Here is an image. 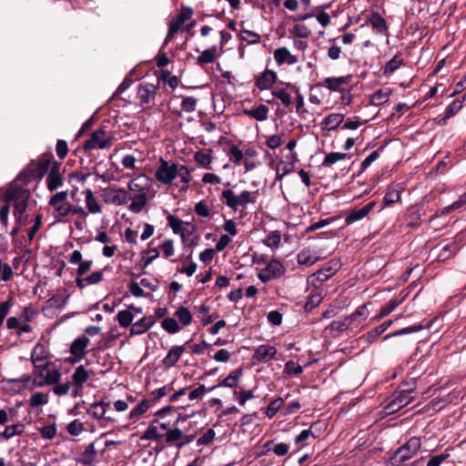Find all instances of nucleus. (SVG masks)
I'll return each mask as SVG.
<instances>
[{
  "mask_svg": "<svg viewBox=\"0 0 466 466\" xmlns=\"http://www.w3.org/2000/svg\"><path fill=\"white\" fill-rule=\"evenodd\" d=\"M278 78L277 73L273 70L266 69L256 78V86L259 90L269 89Z\"/></svg>",
  "mask_w": 466,
  "mask_h": 466,
  "instance_id": "obj_22",
  "label": "nucleus"
},
{
  "mask_svg": "<svg viewBox=\"0 0 466 466\" xmlns=\"http://www.w3.org/2000/svg\"><path fill=\"white\" fill-rule=\"evenodd\" d=\"M283 403L284 400L282 398H277L271 400L266 408L265 414L267 417L269 419L273 418L282 407Z\"/></svg>",
  "mask_w": 466,
  "mask_h": 466,
  "instance_id": "obj_57",
  "label": "nucleus"
},
{
  "mask_svg": "<svg viewBox=\"0 0 466 466\" xmlns=\"http://www.w3.org/2000/svg\"><path fill=\"white\" fill-rule=\"evenodd\" d=\"M194 158L196 162H198L201 167L210 169L212 157H211V150L210 149H202L198 150L195 153Z\"/></svg>",
  "mask_w": 466,
  "mask_h": 466,
  "instance_id": "obj_41",
  "label": "nucleus"
},
{
  "mask_svg": "<svg viewBox=\"0 0 466 466\" xmlns=\"http://www.w3.org/2000/svg\"><path fill=\"white\" fill-rule=\"evenodd\" d=\"M466 204V193L461 195L458 200L438 211L435 217L444 216L450 212L461 208Z\"/></svg>",
  "mask_w": 466,
  "mask_h": 466,
  "instance_id": "obj_45",
  "label": "nucleus"
},
{
  "mask_svg": "<svg viewBox=\"0 0 466 466\" xmlns=\"http://www.w3.org/2000/svg\"><path fill=\"white\" fill-rule=\"evenodd\" d=\"M133 319V313L127 309L120 310L116 315V320L120 327L122 328H127L128 326H130Z\"/></svg>",
  "mask_w": 466,
  "mask_h": 466,
  "instance_id": "obj_56",
  "label": "nucleus"
},
{
  "mask_svg": "<svg viewBox=\"0 0 466 466\" xmlns=\"http://www.w3.org/2000/svg\"><path fill=\"white\" fill-rule=\"evenodd\" d=\"M6 326L9 329H17V335L21 336L24 332L29 331L28 324H21V321L16 317H10L6 321Z\"/></svg>",
  "mask_w": 466,
  "mask_h": 466,
  "instance_id": "obj_47",
  "label": "nucleus"
},
{
  "mask_svg": "<svg viewBox=\"0 0 466 466\" xmlns=\"http://www.w3.org/2000/svg\"><path fill=\"white\" fill-rule=\"evenodd\" d=\"M154 324V317L145 316L132 325L130 329V335H141L147 331Z\"/></svg>",
  "mask_w": 466,
  "mask_h": 466,
  "instance_id": "obj_25",
  "label": "nucleus"
},
{
  "mask_svg": "<svg viewBox=\"0 0 466 466\" xmlns=\"http://www.w3.org/2000/svg\"><path fill=\"white\" fill-rule=\"evenodd\" d=\"M67 197L68 191L64 190L56 192L48 200V205L54 208L53 217L58 221L71 215V203L66 201Z\"/></svg>",
  "mask_w": 466,
  "mask_h": 466,
  "instance_id": "obj_6",
  "label": "nucleus"
},
{
  "mask_svg": "<svg viewBox=\"0 0 466 466\" xmlns=\"http://www.w3.org/2000/svg\"><path fill=\"white\" fill-rule=\"evenodd\" d=\"M174 316L177 318L181 328L190 325L193 319L191 312L187 308L184 306L178 307L175 311Z\"/></svg>",
  "mask_w": 466,
  "mask_h": 466,
  "instance_id": "obj_39",
  "label": "nucleus"
},
{
  "mask_svg": "<svg viewBox=\"0 0 466 466\" xmlns=\"http://www.w3.org/2000/svg\"><path fill=\"white\" fill-rule=\"evenodd\" d=\"M151 407V400L145 399L138 402L128 414V420L131 422L137 421Z\"/></svg>",
  "mask_w": 466,
  "mask_h": 466,
  "instance_id": "obj_29",
  "label": "nucleus"
},
{
  "mask_svg": "<svg viewBox=\"0 0 466 466\" xmlns=\"http://www.w3.org/2000/svg\"><path fill=\"white\" fill-rule=\"evenodd\" d=\"M93 375L94 371L86 369L84 365H79L75 369L71 376V383L73 385L71 396L73 398L83 395L84 385Z\"/></svg>",
  "mask_w": 466,
  "mask_h": 466,
  "instance_id": "obj_9",
  "label": "nucleus"
},
{
  "mask_svg": "<svg viewBox=\"0 0 466 466\" xmlns=\"http://www.w3.org/2000/svg\"><path fill=\"white\" fill-rule=\"evenodd\" d=\"M375 206L376 202L371 201L359 209H352L345 218L346 225H351L356 221L364 218Z\"/></svg>",
  "mask_w": 466,
  "mask_h": 466,
  "instance_id": "obj_21",
  "label": "nucleus"
},
{
  "mask_svg": "<svg viewBox=\"0 0 466 466\" xmlns=\"http://www.w3.org/2000/svg\"><path fill=\"white\" fill-rule=\"evenodd\" d=\"M130 177L127 183V189L135 194L147 193L152 186V179L146 174L141 173L138 175L127 174Z\"/></svg>",
  "mask_w": 466,
  "mask_h": 466,
  "instance_id": "obj_14",
  "label": "nucleus"
},
{
  "mask_svg": "<svg viewBox=\"0 0 466 466\" xmlns=\"http://www.w3.org/2000/svg\"><path fill=\"white\" fill-rule=\"evenodd\" d=\"M161 327L169 334L179 332L182 328L174 318H165L161 322Z\"/></svg>",
  "mask_w": 466,
  "mask_h": 466,
  "instance_id": "obj_49",
  "label": "nucleus"
},
{
  "mask_svg": "<svg viewBox=\"0 0 466 466\" xmlns=\"http://www.w3.org/2000/svg\"><path fill=\"white\" fill-rule=\"evenodd\" d=\"M157 94V86L153 84H140L137 86V98L141 104L152 105L154 104Z\"/></svg>",
  "mask_w": 466,
  "mask_h": 466,
  "instance_id": "obj_18",
  "label": "nucleus"
},
{
  "mask_svg": "<svg viewBox=\"0 0 466 466\" xmlns=\"http://www.w3.org/2000/svg\"><path fill=\"white\" fill-rule=\"evenodd\" d=\"M241 40L247 42L249 45L257 44L260 41V35L250 30H241L239 33Z\"/></svg>",
  "mask_w": 466,
  "mask_h": 466,
  "instance_id": "obj_63",
  "label": "nucleus"
},
{
  "mask_svg": "<svg viewBox=\"0 0 466 466\" xmlns=\"http://www.w3.org/2000/svg\"><path fill=\"white\" fill-rule=\"evenodd\" d=\"M269 109L266 105L260 104L258 106L250 109H244L243 114L256 119L257 121L263 122L268 117Z\"/></svg>",
  "mask_w": 466,
  "mask_h": 466,
  "instance_id": "obj_31",
  "label": "nucleus"
},
{
  "mask_svg": "<svg viewBox=\"0 0 466 466\" xmlns=\"http://www.w3.org/2000/svg\"><path fill=\"white\" fill-rule=\"evenodd\" d=\"M16 247L21 249L23 255L20 257H16L13 260V267L15 271H19L23 274L25 270V264L29 260V249L26 248V246H23L21 243L20 246L16 244Z\"/></svg>",
  "mask_w": 466,
  "mask_h": 466,
  "instance_id": "obj_35",
  "label": "nucleus"
},
{
  "mask_svg": "<svg viewBox=\"0 0 466 466\" xmlns=\"http://www.w3.org/2000/svg\"><path fill=\"white\" fill-rule=\"evenodd\" d=\"M351 81V75L339 77H327L324 79L322 86L333 92H344L345 86L350 85Z\"/></svg>",
  "mask_w": 466,
  "mask_h": 466,
  "instance_id": "obj_17",
  "label": "nucleus"
},
{
  "mask_svg": "<svg viewBox=\"0 0 466 466\" xmlns=\"http://www.w3.org/2000/svg\"><path fill=\"white\" fill-rule=\"evenodd\" d=\"M110 406V401H97L89 405L86 413L92 419L99 420L102 427H106L108 424L116 422V419L110 415H106V411Z\"/></svg>",
  "mask_w": 466,
  "mask_h": 466,
  "instance_id": "obj_7",
  "label": "nucleus"
},
{
  "mask_svg": "<svg viewBox=\"0 0 466 466\" xmlns=\"http://www.w3.org/2000/svg\"><path fill=\"white\" fill-rule=\"evenodd\" d=\"M258 197V191L243 190L239 194H235L230 188L224 189L221 192L220 199L231 210L244 211L248 208V204H255Z\"/></svg>",
  "mask_w": 466,
  "mask_h": 466,
  "instance_id": "obj_5",
  "label": "nucleus"
},
{
  "mask_svg": "<svg viewBox=\"0 0 466 466\" xmlns=\"http://www.w3.org/2000/svg\"><path fill=\"white\" fill-rule=\"evenodd\" d=\"M184 352V346H173L167 356L163 359L162 363L166 368L174 367L179 360L182 353Z\"/></svg>",
  "mask_w": 466,
  "mask_h": 466,
  "instance_id": "obj_32",
  "label": "nucleus"
},
{
  "mask_svg": "<svg viewBox=\"0 0 466 466\" xmlns=\"http://www.w3.org/2000/svg\"><path fill=\"white\" fill-rule=\"evenodd\" d=\"M29 175L23 171L5 191L0 188V196L5 204L0 208V220L7 224L10 202L14 203V215L18 223H22L23 215L26 211L29 200Z\"/></svg>",
  "mask_w": 466,
  "mask_h": 466,
  "instance_id": "obj_1",
  "label": "nucleus"
},
{
  "mask_svg": "<svg viewBox=\"0 0 466 466\" xmlns=\"http://www.w3.org/2000/svg\"><path fill=\"white\" fill-rule=\"evenodd\" d=\"M182 431L175 426L170 431L165 433V441L169 446H175L177 448V444L180 442L182 438Z\"/></svg>",
  "mask_w": 466,
  "mask_h": 466,
  "instance_id": "obj_43",
  "label": "nucleus"
},
{
  "mask_svg": "<svg viewBox=\"0 0 466 466\" xmlns=\"http://www.w3.org/2000/svg\"><path fill=\"white\" fill-rule=\"evenodd\" d=\"M285 273L286 268L282 262L277 258H273L258 272V279L263 283H268L272 279L281 278Z\"/></svg>",
  "mask_w": 466,
  "mask_h": 466,
  "instance_id": "obj_11",
  "label": "nucleus"
},
{
  "mask_svg": "<svg viewBox=\"0 0 466 466\" xmlns=\"http://www.w3.org/2000/svg\"><path fill=\"white\" fill-rule=\"evenodd\" d=\"M292 163H286L284 161H280L276 166V178L275 180H281L285 176L290 174L293 171Z\"/></svg>",
  "mask_w": 466,
  "mask_h": 466,
  "instance_id": "obj_53",
  "label": "nucleus"
},
{
  "mask_svg": "<svg viewBox=\"0 0 466 466\" xmlns=\"http://www.w3.org/2000/svg\"><path fill=\"white\" fill-rule=\"evenodd\" d=\"M369 313L370 312L367 305L363 304L358 307L350 315L347 316L346 319L350 329H358L362 327L368 319Z\"/></svg>",
  "mask_w": 466,
  "mask_h": 466,
  "instance_id": "obj_16",
  "label": "nucleus"
},
{
  "mask_svg": "<svg viewBox=\"0 0 466 466\" xmlns=\"http://www.w3.org/2000/svg\"><path fill=\"white\" fill-rule=\"evenodd\" d=\"M24 430V426L21 424H13L5 427V431L0 432V440H9L12 437L20 434Z\"/></svg>",
  "mask_w": 466,
  "mask_h": 466,
  "instance_id": "obj_54",
  "label": "nucleus"
},
{
  "mask_svg": "<svg viewBox=\"0 0 466 466\" xmlns=\"http://www.w3.org/2000/svg\"><path fill=\"white\" fill-rule=\"evenodd\" d=\"M102 200L106 204L124 206L130 198L128 191L123 187H106L102 191Z\"/></svg>",
  "mask_w": 466,
  "mask_h": 466,
  "instance_id": "obj_12",
  "label": "nucleus"
},
{
  "mask_svg": "<svg viewBox=\"0 0 466 466\" xmlns=\"http://www.w3.org/2000/svg\"><path fill=\"white\" fill-rule=\"evenodd\" d=\"M85 196V203L87 208V214H98L102 211L101 206L91 189H86L83 192Z\"/></svg>",
  "mask_w": 466,
  "mask_h": 466,
  "instance_id": "obj_34",
  "label": "nucleus"
},
{
  "mask_svg": "<svg viewBox=\"0 0 466 466\" xmlns=\"http://www.w3.org/2000/svg\"><path fill=\"white\" fill-rule=\"evenodd\" d=\"M198 99L194 96H184L181 102V109L177 113L178 116H181L183 112L192 113L196 110Z\"/></svg>",
  "mask_w": 466,
  "mask_h": 466,
  "instance_id": "obj_46",
  "label": "nucleus"
},
{
  "mask_svg": "<svg viewBox=\"0 0 466 466\" xmlns=\"http://www.w3.org/2000/svg\"><path fill=\"white\" fill-rule=\"evenodd\" d=\"M65 169L51 153L43 154L31 161V177L43 178L46 177V186L54 192L64 184Z\"/></svg>",
  "mask_w": 466,
  "mask_h": 466,
  "instance_id": "obj_2",
  "label": "nucleus"
},
{
  "mask_svg": "<svg viewBox=\"0 0 466 466\" xmlns=\"http://www.w3.org/2000/svg\"><path fill=\"white\" fill-rule=\"evenodd\" d=\"M113 137L104 128H99L91 133L89 138L84 143L85 150L105 149L112 145Z\"/></svg>",
  "mask_w": 466,
  "mask_h": 466,
  "instance_id": "obj_8",
  "label": "nucleus"
},
{
  "mask_svg": "<svg viewBox=\"0 0 466 466\" xmlns=\"http://www.w3.org/2000/svg\"><path fill=\"white\" fill-rule=\"evenodd\" d=\"M391 95L390 89H379L371 96V103L375 106H380L386 103Z\"/></svg>",
  "mask_w": 466,
  "mask_h": 466,
  "instance_id": "obj_50",
  "label": "nucleus"
},
{
  "mask_svg": "<svg viewBox=\"0 0 466 466\" xmlns=\"http://www.w3.org/2000/svg\"><path fill=\"white\" fill-rule=\"evenodd\" d=\"M393 323V320L390 319L378 327L372 329L365 335V339L369 343H373L381 334H383Z\"/></svg>",
  "mask_w": 466,
  "mask_h": 466,
  "instance_id": "obj_38",
  "label": "nucleus"
},
{
  "mask_svg": "<svg viewBox=\"0 0 466 466\" xmlns=\"http://www.w3.org/2000/svg\"><path fill=\"white\" fill-rule=\"evenodd\" d=\"M348 155L340 152H330L327 154L322 162L323 167H330L338 161L346 159Z\"/></svg>",
  "mask_w": 466,
  "mask_h": 466,
  "instance_id": "obj_55",
  "label": "nucleus"
},
{
  "mask_svg": "<svg viewBox=\"0 0 466 466\" xmlns=\"http://www.w3.org/2000/svg\"><path fill=\"white\" fill-rule=\"evenodd\" d=\"M90 343V339L86 336L76 338L70 346V353L73 355L69 358V362L76 363L81 360L86 354V348Z\"/></svg>",
  "mask_w": 466,
  "mask_h": 466,
  "instance_id": "obj_15",
  "label": "nucleus"
},
{
  "mask_svg": "<svg viewBox=\"0 0 466 466\" xmlns=\"http://www.w3.org/2000/svg\"><path fill=\"white\" fill-rule=\"evenodd\" d=\"M51 360L46 340L39 341L31 352V363L35 364V360Z\"/></svg>",
  "mask_w": 466,
  "mask_h": 466,
  "instance_id": "obj_26",
  "label": "nucleus"
},
{
  "mask_svg": "<svg viewBox=\"0 0 466 466\" xmlns=\"http://www.w3.org/2000/svg\"><path fill=\"white\" fill-rule=\"evenodd\" d=\"M280 241L281 235L279 230L269 232L266 238L263 239V243L272 250H277L279 248Z\"/></svg>",
  "mask_w": 466,
  "mask_h": 466,
  "instance_id": "obj_44",
  "label": "nucleus"
},
{
  "mask_svg": "<svg viewBox=\"0 0 466 466\" xmlns=\"http://www.w3.org/2000/svg\"><path fill=\"white\" fill-rule=\"evenodd\" d=\"M406 298V294H402V292L391 299L386 305L382 306L379 314L372 318L373 321H379L384 317L390 315L392 311H394L399 305H400Z\"/></svg>",
  "mask_w": 466,
  "mask_h": 466,
  "instance_id": "obj_19",
  "label": "nucleus"
},
{
  "mask_svg": "<svg viewBox=\"0 0 466 466\" xmlns=\"http://www.w3.org/2000/svg\"><path fill=\"white\" fill-rule=\"evenodd\" d=\"M264 454L273 452L279 457L287 455L289 451L290 446L288 443L279 442L274 443V441H268L264 445Z\"/></svg>",
  "mask_w": 466,
  "mask_h": 466,
  "instance_id": "obj_27",
  "label": "nucleus"
},
{
  "mask_svg": "<svg viewBox=\"0 0 466 466\" xmlns=\"http://www.w3.org/2000/svg\"><path fill=\"white\" fill-rule=\"evenodd\" d=\"M370 24L372 28L379 34H386L388 32V25L385 19L378 13L372 12L366 20L365 25Z\"/></svg>",
  "mask_w": 466,
  "mask_h": 466,
  "instance_id": "obj_24",
  "label": "nucleus"
},
{
  "mask_svg": "<svg viewBox=\"0 0 466 466\" xmlns=\"http://www.w3.org/2000/svg\"><path fill=\"white\" fill-rule=\"evenodd\" d=\"M403 64V59L400 55H395L390 61L386 63L382 69V74L385 76H391L400 66Z\"/></svg>",
  "mask_w": 466,
  "mask_h": 466,
  "instance_id": "obj_40",
  "label": "nucleus"
},
{
  "mask_svg": "<svg viewBox=\"0 0 466 466\" xmlns=\"http://www.w3.org/2000/svg\"><path fill=\"white\" fill-rule=\"evenodd\" d=\"M420 447V439L418 437H411L396 451L392 460L396 462L402 463L416 455Z\"/></svg>",
  "mask_w": 466,
  "mask_h": 466,
  "instance_id": "obj_10",
  "label": "nucleus"
},
{
  "mask_svg": "<svg viewBox=\"0 0 466 466\" xmlns=\"http://www.w3.org/2000/svg\"><path fill=\"white\" fill-rule=\"evenodd\" d=\"M129 200H131V203L128 206V209L133 213H140L147 204V194H135L130 196Z\"/></svg>",
  "mask_w": 466,
  "mask_h": 466,
  "instance_id": "obj_33",
  "label": "nucleus"
},
{
  "mask_svg": "<svg viewBox=\"0 0 466 466\" xmlns=\"http://www.w3.org/2000/svg\"><path fill=\"white\" fill-rule=\"evenodd\" d=\"M167 220L175 234L183 235V221L179 218L173 215H168L167 217Z\"/></svg>",
  "mask_w": 466,
  "mask_h": 466,
  "instance_id": "obj_61",
  "label": "nucleus"
},
{
  "mask_svg": "<svg viewBox=\"0 0 466 466\" xmlns=\"http://www.w3.org/2000/svg\"><path fill=\"white\" fill-rule=\"evenodd\" d=\"M33 366L31 380L35 386L53 385L60 380L61 372L52 360H35Z\"/></svg>",
  "mask_w": 466,
  "mask_h": 466,
  "instance_id": "obj_4",
  "label": "nucleus"
},
{
  "mask_svg": "<svg viewBox=\"0 0 466 466\" xmlns=\"http://www.w3.org/2000/svg\"><path fill=\"white\" fill-rule=\"evenodd\" d=\"M318 254L309 248H303L297 255L298 264L301 266L310 267L319 261Z\"/></svg>",
  "mask_w": 466,
  "mask_h": 466,
  "instance_id": "obj_30",
  "label": "nucleus"
},
{
  "mask_svg": "<svg viewBox=\"0 0 466 466\" xmlns=\"http://www.w3.org/2000/svg\"><path fill=\"white\" fill-rule=\"evenodd\" d=\"M278 350L274 346L263 344L258 346L254 353V359L259 362H268L274 359Z\"/></svg>",
  "mask_w": 466,
  "mask_h": 466,
  "instance_id": "obj_23",
  "label": "nucleus"
},
{
  "mask_svg": "<svg viewBox=\"0 0 466 466\" xmlns=\"http://www.w3.org/2000/svg\"><path fill=\"white\" fill-rule=\"evenodd\" d=\"M272 95L274 97L279 99L283 106L286 107L289 106L292 104L291 96L287 92L284 88H278L272 91Z\"/></svg>",
  "mask_w": 466,
  "mask_h": 466,
  "instance_id": "obj_59",
  "label": "nucleus"
},
{
  "mask_svg": "<svg viewBox=\"0 0 466 466\" xmlns=\"http://www.w3.org/2000/svg\"><path fill=\"white\" fill-rule=\"evenodd\" d=\"M466 100V94L462 96V100L452 101L446 108L444 116L439 120V123L444 125L446 121L455 116L462 107V101Z\"/></svg>",
  "mask_w": 466,
  "mask_h": 466,
  "instance_id": "obj_37",
  "label": "nucleus"
},
{
  "mask_svg": "<svg viewBox=\"0 0 466 466\" xmlns=\"http://www.w3.org/2000/svg\"><path fill=\"white\" fill-rule=\"evenodd\" d=\"M400 199V193L399 190L391 188L389 189L383 198V206H390L394 203L399 202Z\"/></svg>",
  "mask_w": 466,
  "mask_h": 466,
  "instance_id": "obj_60",
  "label": "nucleus"
},
{
  "mask_svg": "<svg viewBox=\"0 0 466 466\" xmlns=\"http://www.w3.org/2000/svg\"><path fill=\"white\" fill-rule=\"evenodd\" d=\"M242 376V370L236 369L232 370L224 380H222L217 386L208 389V392L212 391L217 387L236 388L238 384L239 379Z\"/></svg>",
  "mask_w": 466,
  "mask_h": 466,
  "instance_id": "obj_28",
  "label": "nucleus"
},
{
  "mask_svg": "<svg viewBox=\"0 0 466 466\" xmlns=\"http://www.w3.org/2000/svg\"><path fill=\"white\" fill-rule=\"evenodd\" d=\"M158 423L157 420H155L152 424H150L147 430L144 431L142 439L148 441H159L165 437V433H162L159 431L158 426L156 424Z\"/></svg>",
  "mask_w": 466,
  "mask_h": 466,
  "instance_id": "obj_36",
  "label": "nucleus"
},
{
  "mask_svg": "<svg viewBox=\"0 0 466 466\" xmlns=\"http://www.w3.org/2000/svg\"><path fill=\"white\" fill-rule=\"evenodd\" d=\"M158 257L159 251L157 250V248H149L148 250L143 251L141 258L142 268H146Z\"/></svg>",
  "mask_w": 466,
  "mask_h": 466,
  "instance_id": "obj_51",
  "label": "nucleus"
},
{
  "mask_svg": "<svg viewBox=\"0 0 466 466\" xmlns=\"http://www.w3.org/2000/svg\"><path fill=\"white\" fill-rule=\"evenodd\" d=\"M460 248L461 245L457 241L449 243L442 248L440 253V258L442 259H446L449 258L450 254L457 253L460 250Z\"/></svg>",
  "mask_w": 466,
  "mask_h": 466,
  "instance_id": "obj_64",
  "label": "nucleus"
},
{
  "mask_svg": "<svg viewBox=\"0 0 466 466\" xmlns=\"http://www.w3.org/2000/svg\"><path fill=\"white\" fill-rule=\"evenodd\" d=\"M217 53V47L212 46L204 50L201 55L198 57V65L203 66L206 64L212 63L215 59Z\"/></svg>",
  "mask_w": 466,
  "mask_h": 466,
  "instance_id": "obj_52",
  "label": "nucleus"
},
{
  "mask_svg": "<svg viewBox=\"0 0 466 466\" xmlns=\"http://www.w3.org/2000/svg\"><path fill=\"white\" fill-rule=\"evenodd\" d=\"M35 429L46 440H51L56 434V427L55 423L44 426H35Z\"/></svg>",
  "mask_w": 466,
  "mask_h": 466,
  "instance_id": "obj_58",
  "label": "nucleus"
},
{
  "mask_svg": "<svg viewBox=\"0 0 466 466\" xmlns=\"http://www.w3.org/2000/svg\"><path fill=\"white\" fill-rule=\"evenodd\" d=\"M159 166L155 169V178L162 185H170L173 181L179 177L182 184L180 189L187 190L189 183L192 179L191 170L185 165H179L177 162L168 161L160 158Z\"/></svg>",
  "mask_w": 466,
  "mask_h": 466,
  "instance_id": "obj_3",
  "label": "nucleus"
},
{
  "mask_svg": "<svg viewBox=\"0 0 466 466\" xmlns=\"http://www.w3.org/2000/svg\"><path fill=\"white\" fill-rule=\"evenodd\" d=\"M413 389L400 390L394 392L386 409L390 413L398 411L413 400Z\"/></svg>",
  "mask_w": 466,
  "mask_h": 466,
  "instance_id": "obj_13",
  "label": "nucleus"
},
{
  "mask_svg": "<svg viewBox=\"0 0 466 466\" xmlns=\"http://www.w3.org/2000/svg\"><path fill=\"white\" fill-rule=\"evenodd\" d=\"M274 59L278 66L284 64L293 66L298 63L299 58L297 56L290 53L287 47H279L274 51Z\"/></svg>",
  "mask_w": 466,
  "mask_h": 466,
  "instance_id": "obj_20",
  "label": "nucleus"
},
{
  "mask_svg": "<svg viewBox=\"0 0 466 466\" xmlns=\"http://www.w3.org/2000/svg\"><path fill=\"white\" fill-rule=\"evenodd\" d=\"M319 425L318 422H314L311 424L310 428L308 430H303L299 435L295 437V443L300 444L306 441L309 437L313 439L318 438V434L314 432V430Z\"/></svg>",
  "mask_w": 466,
  "mask_h": 466,
  "instance_id": "obj_48",
  "label": "nucleus"
},
{
  "mask_svg": "<svg viewBox=\"0 0 466 466\" xmlns=\"http://www.w3.org/2000/svg\"><path fill=\"white\" fill-rule=\"evenodd\" d=\"M343 119L344 116L342 114H329L323 120L324 127L329 131L334 130L343 122Z\"/></svg>",
  "mask_w": 466,
  "mask_h": 466,
  "instance_id": "obj_42",
  "label": "nucleus"
},
{
  "mask_svg": "<svg viewBox=\"0 0 466 466\" xmlns=\"http://www.w3.org/2000/svg\"><path fill=\"white\" fill-rule=\"evenodd\" d=\"M348 329H350L346 317L343 319L333 320L326 329H329L330 332H342Z\"/></svg>",
  "mask_w": 466,
  "mask_h": 466,
  "instance_id": "obj_62",
  "label": "nucleus"
}]
</instances>
